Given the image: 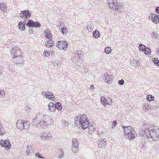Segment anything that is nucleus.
I'll list each match as a JSON object with an SVG mask.
<instances>
[{"label": "nucleus", "mask_w": 159, "mask_h": 159, "mask_svg": "<svg viewBox=\"0 0 159 159\" xmlns=\"http://www.w3.org/2000/svg\"><path fill=\"white\" fill-rule=\"evenodd\" d=\"M38 120L39 122L36 125V127L39 129H46L48 126L53 123L52 119L47 115L40 114L33 119V122Z\"/></svg>", "instance_id": "nucleus-1"}, {"label": "nucleus", "mask_w": 159, "mask_h": 159, "mask_svg": "<svg viewBox=\"0 0 159 159\" xmlns=\"http://www.w3.org/2000/svg\"><path fill=\"white\" fill-rule=\"evenodd\" d=\"M19 14V17L20 18L23 19L25 22H26L31 16V13L28 9L21 11Z\"/></svg>", "instance_id": "nucleus-6"}, {"label": "nucleus", "mask_w": 159, "mask_h": 159, "mask_svg": "<svg viewBox=\"0 0 159 159\" xmlns=\"http://www.w3.org/2000/svg\"><path fill=\"white\" fill-rule=\"evenodd\" d=\"M156 129L154 126H151L144 131L146 136L148 137L152 138L155 134Z\"/></svg>", "instance_id": "nucleus-8"}, {"label": "nucleus", "mask_w": 159, "mask_h": 159, "mask_svg": "<svg viewBox=\"0 0 159 159\" xmlns=\"http://www.w3.org/2000/svg\"><path fill=\"white\" fill-rule=\"evenodd\" d=\"M5 95V91L3 90L0 89V98H3Z\"/></svg>", "instance_id": "nucleus-28"}, {"label": "nucleus", "mask_w": 159, "mask_h": 159, "mask_svg": "<svg viewBox=\"0 0 159 159\" xmlns=\"http://www.w3.org/2000/svg\"><path fill=\"white\" fill-rule=\"evenodd\" d=\"M1 66H0V73H1Z\"/></svg>", "instance_id": "nucleus-43"}, {"label": "nucleus", "mask_w": 159, "mask_h": 159, "mask_svg": "<svg viewBox=\"0 0 159 159\" xmlns=\"http://www.w3.org/2000/svg\"><path fill=\"white\" fill-rule=\"evenodd\" d=\"M26 25L29 27L39 28L41 26V24L38 21H34L32 20L29 19Z\"/></svg>", "instance_id": "nucleus-10"}, {"label": "nucleus", "mask_w": 159, "mask_h": 159, "mask_svg": "<svg viewBox=\"0 0 159 159\" xmlns=\"http://www.w3.org/2000/svg\"><path fill=\"white\" fill-rule=\"evenodd\" d=\"M41 139L43 140H51L52 139L51 134L48 132H45L40 136Z\"/></svg>", "instance_id": "nucleus-12"}, {"label": "nucleus", "mask_w": 159, "mask_h": 159, "mask_svg": "<svg viewBox=\"0 0 159 159\" xmlns=\"http://www.w3.org/2000/svg\"><path fill=\"white\" fill-rule=\"evenodd\" d=\"M107 143L103 141H100L98 144V146L100 148L104 147L106 144Z\"/></svg>", "instance_id": "nucleus-25"}, {"label": "nucleus", "mask_w": 159, "mask_h": 159, "mask_svg": "<svg viewBox=\"0 0 159 159\" xmlns=\"http://www.w3.org/2000/svg\"><path fill=\"white\" fill-rule=\"evenodd\" d=\"M24 109L26 113L29 114L32 109V106L30 105H26L24 107Z\"/></svg>", "instance_id": "nucleus-18"}, {"label": "nucleus", "mask_w": 159, "mask_h": 159, "mask_svg": "<svg viewBox=\"0 0 159 159\" xmlns=\"http://www.w3.org/2000/svg\"><path fill=\"white\" fill-rule=\"evenodd\" d=\"M29 33L30 34H32L33 33V31L32 29H30L29 31Z\"/></svg>", "instance_id": "nucleus-41"}, {"label": "nucleus", "mask_w": 159, "mask_h": 159, "mask_svg": "<svg viewBox=\"0 0 159 159\" xmlns=\"http://www.w3.org/2000/svg\"><path fill=\"white\" fill-rule=\"evenodd\" d=\"M68 46L66 42L65 41H61L60 42V46H61L62 49L64 50H66Z\"/></svg>", "instance_id": "nucleus-19"}, {"label": "nucleus", "mask_w": 159, "mask_h": 159, "mask_svg": "<svg viewBox=\"0 0 159 159\" xmlns=\"http://www.w3.org/2000/svg\"><path fill=\"white\" fill-rule=\"evenodd\" d=\"M111 52V48L109 47H107L105 48V52L107 54H109Z\"/></svg>", "instance_id": "nucleus-32"}, {"label": "nucleus", "mask_w": 159, "mask_h": 159, "mask_svg": "<svg viewBox=\"0 0 159 159\" xmlns=\"http://www.w3.org/2000/svg\"><path fill=\"white\" fill-rule=\"evenodd\" d=\"M46 46L47 48H51L52 47L53 45V41L50 42L49 40H47L45 43Z\"/></svg>", "instance_id": "nucleus-21"}, {"label": "nucleus", "mask_w": 159, "mask_h": 159, "mask_svg": "<svg viewBox=\"0 0 159 159\" xmlns=\"http://www.w3.org/2000/svg\"><path fill=\"white\" fill-rule=\"evenodd\" d=\"M91 87H93V86L92 85H91Z\"/></svg>", "instance_id": "nucleus-45"}, {"label": "nucleus", "mask_w": 159, "mask_h": 159, "mask_svg": "<svg viewBox=\"0 0 159 159\" xmlns=\"http://www.w3.org/2000/svg\"><path fill=\"white\" fill-rule=\"evenodd\" d=\"M156 12L159 14V7H157L156 9Z\"/></svg>", "instance_id": "nucleus-39"}, {"label": "nucleus", "mask_w": 159, "mask_h": 159, "mask_svg": "<svg viewBox=\"0 0 159 159\" xmlns=\"http://www.w3.org/2000/svg\"><path fill=\"white\" fill-rule=\"evenodd\" d=\"M0 10L3 13H6L7 12V6L5 3H0Z\"/></svg>", "instance_id": "nucleus-17"}, {"label": "nucleus", "mask_w": 159, "mask_h": 159, "mask_svg": "<svg viewBox=\"0 0 159 159\" xmlns=\"http://www.w3.org/2000/svg\"><path fill=\"white\" fill-rule=\"evenodd\" d=\"M44 57H48L50 55V52L48 51H45L43 53Z\"/></svg>", "instance_id": "nucleus-34"}, {"label": "nucleus", "mask_w": 159, "mask_h": 159, "mask_svg": "<svg viewBox=\"0 0 159 159\" xmlns=\"http://www.w3.org/2000/svg\"><path fill=\"white\" fill-rule=\"evenodd\" d=\"M125 133L129 139H133L135 137V132L134 129L130 126L123 127Z\"/></svg>", "instance_id": "nucleus-5"}, {"label": "nucleus", "mask_w": 159, "mask_h": 159, "mask_svg": "<svg viewBox=\"0 0 159 159\" xmlns=\"http://www.w3.org/2000/svg\"><path fill=\"white\" fill-rule=\"evenodd\" d=\"M75 122L77 123V121L79 122L83 129H85L89 127L90 131H95V128L93 125H89V121L86 115L83 114L78 116L75 118Z\"/></svg>", "instance_id": "nucleus-2"}, {"label": "nucleus", "mask_w": 159, "mask_h": 159, "mask_svg": "<svg viewBox=\"0 0 159 159\" xmlns=\"http://www.w3.org/2000/svg\"><path fill=\"white\" fill-rule=\"evenodd\" d=\"M48 110L50 112H54L56 109L60 111V102H56L55 104L50 102L48 105Z\"/></svg>", "instance_id": "nucleus-7"}, {"label": "nucleus", "mask_w": 159, "mask_h": 159, "mask_svg": "<svg viewBox=\"0 0 159 159\" xmlns=\"http://www.w3.org/2000/svg\"><path fill=\"white\" fill-rule=\"evenodd\" d=\"M0 145L2 147H4L5 149L7 150L10 149L11 147V145L9 140H0Z\"/></svg>", "instance_id": "nucleus-11"}, {"label": "nucleus", "mask_w": 159, "mask_h": 159, "mask_svg": "<svg viewBox=\"0 0 159 159\" xmlns=\"http://www.w3.org/2000/svg\"><path fill=\"white\" fill-rule=\"evenodd\" d=\"M124 81L123 80H119L118 81V83L120 85H123L124 84Z\"/></svg>", "instance_id": "nucleus-37"}, {"label": "nucleus", "mask_w": 159, "mask_h": 159, "mask_svg": "<svg viewBox=\"0 0 159 159\" xmlns=\"http://www.w3.org/2000/svg\"><path fill=\"white\" fill-rule=\"evenodd\" d=\"M112 79V76L111 75L107 76L105 79V81L107 83H109L111 81Z\"/></svg>", "instance_id": "nucleus-22"}, {"label": "nucleus", "mask_w": 159, "mask_h": 159, "mask_svg": "<svg viewBox=\"0 0 159 159\" xmlns=\"http://www.w3.org/2000/svg\"><path fill=\"white\" fill-rule=\"evenodd\" d=\"M108 2L110 8H113L117 5L116 0H108Z\"/></svg>", "instance_id": "nucleus-16"}, {"label": "nucleus", "mask_w": 159, "mask_h": 159, "mask_svg": "<svg viewBox=\"0 0 159 159\" xmlns=\"http://www.w3.org/2000/svg\"><path fill=\"white\" fill-rule=\"evenodd\" d=\"M73 145L72 147V150L74 152H76L78 151V143L77 140L75 139H73Z\"/></svg>", "instance_id": "nucleus-13"}, {"label": "nucleus", "mask_w": 159, "mask_h": 159, "mask_svg": "<svg viewBox=\"0 0 159 159\" xmlns=\"http://www.w3.org/2000/svg\"><path fill=\"white\" fill-rule=\"evenodd\" d=\"M42 95L44 98H46L48 100L55 102V98L52 92L43 91L42 93Z\"/></svg>", "instance_id": "nucleus-9"}, {"label": "nucleus", "mask_w": 159, "mask_h": 159, "mask_svg": "<svg viewBox=\"0 0 159 159\" xmlns=\"http://www.w3.org/2000/svg\"><path fill=\"white\" fill-rule=\"evenodd\" d=\"M11 54L12 57L13 62L16 64L21 63L23 57L21 56V52L20 49L17 47L12 48L10 50Z\"/></svg>", "instance_id": "nucleus-3"}, {"label": "nucleus", "mask_w": 159, "mask_h": 159, "mask_svg": "<svg viewBox=\"0 0 159 159\" xmlns=\"http://www.w3.org/2000/svg\"><path fill=\"white\" fill-rule=\"evenodd\" d=\"M16 60H17V61H18L19 60L18 59V58L16 59Z\"/></svg>", "instance_id": "nucleus-44"}, {"label": "nucleus", "mask_w": 159, "mask_h": 159, "mask_svg": "<svg viewBox=\"0 0 159 159\" xmlns=\"http://www.w3.org/2000/svg\"><path fill=\"white\" fill-rule=\"evenodd\" d=\"M145 46L143 45L140 44L139 46V49L141 51H143L145 49Z\"/></svg>", "instance_id": "nucleus-30"}, {"label": "nucleus", "mask_w": 159, "mask_h": 159, "mask_svg": "<svg viewBox=\"0 0 159 159\" xmlns=\"http://www.w3.org/2000/svg\"><path fill=\"white\" fill-rule=\"evenodd\" d=\"M152 61L156 65L159 66V60L157 58H153L152 59Z\"/></svg>", "instance_id": "nucleus-26"}, {"label": "nucleus", "mask_w": 159, "mask_h": 159, "mask_svg": "<svg viewBox=\"0 0 159 159\" xmlns=\"http://www.w3.org/2000/svg\"><path fill=\"white\" fill-rule=\"evenodd\" d=\"M152 21L154 23H159V15L155 16L152 19Z\"/></svg>", "instance_id": "nucleus-20"}, {"label": "nucleus", "mask_w": 159, "mask_h": 159, "mask_svg": "<svg viewBox=\"0 0 159 159\" xmlns=\"http://www.w3.org/2000/svg\"><path fill=\"white\" fill-rule=\"evenodd\" d=\"M16 126L17 129L20 130H27L29 129L30 124L27 121H24L20 120L17 121Z\"/></svg>", "instance_id": "nucleus-4"}, {"label": "nucleus", "mask_w": 159, "mask_h": 159, "mask_svg": "<svg viewBox=\"0 0 159 159\" xmlns=\"http://www.w3.org/2000/svg\"><path fill=\"white\" fill-rule=\"evenodd\" d=\"M154 97L151 95H148L147 97V99L149 101H151L154 100Z\"/></svg>", "instance_id": "nucleus-33"}, {"label": "nucleus", "mask_w": 159, "mask_h": 159, "mask_svg": "<svg viewBox=\"0 0 159 159\" xmlns=\"http://www.w3.org/2000/svg\"><path fill=\"white\" fill-rule=\"evenodd\" d=\"M117 124V122L116 121H114L112 123V126L113 128L115 127Z\"/></svg>", "instance_id": "nucleus-38"}, {"label": "nucleus", "mask_w": 159, "mask_h": 159, "mask_svg": "<svg viewBox=\"0 0 159 159\" xmlns=\"http://www.w3.org/2000/svg\"><path fill=\"white\" fill-rule=\"evenodd\" d=\"M5 133V131L4 128L2 126L0 125V136H2Z\"/></svg>", "instance_id": "nucleus-27"}, {"label": "nucleus", "mask_w": 159, "mask_h": 159, "mask_svg": "<svg viewBox=\"0 0 159 159\" xmlns=\"http://www.w3.org/2000/svg\"><path fill=\"white\" fill-rule=\"evenodd\" d=\"M35 156L40 159H44L45 158L44 157L41 156L39 152L36 153L35 154Z\"/></svg>", "instance_id": "nucleus-35"}, {"label": "nucleus", "mask_w": 159, "mask_h": 159, "mask_svg": "<svg viewBox=\"0 0 159 159\" xmlns=\"http://www.w3.org/2000/svg\"><path fill=\"white\" fill-rule=\"evenodd\" d=\"M32 148L30 146H27L26 151V155L29 156L30 155V151L31 150Z\"/></svg>", "instance_id": "nucleus-23"}, {"label": "nucleus", "mask_w": 159, "mask_h": 159, "mask_svg": "<svg viewBox=\"0 0 159 159\" xmlns=\"http://www.w3.org/2000/svg\"><path fill=\"white\" fill-rule=\"evenodd\" d=\"M101 101L103 104H105L107 102V101L105 99V98L103 97H102L101 98Z\"/></svg>", "instance_id": "nucleus-36"}, {"label": "nucleus", "mask_w": 159, "mask_h": 159, "mask_svg": "<svg viewBox=\"0 0 159 159\" xmlns=\"http://www.w3.org/2000/svg\"><path fill=\"white\" fill-rule=\"evenodd\" d=\"M26 22L20 21L18 25L17 26L19 29L21 31H24L25 30V23Z\"/></svg>", "instance_id": "nucleus-15"}, {"label": "nucleus", "mask_w": 159, "mask_h": 159, "mask_svg": "<svg viewBox=\"0 0 159 159\" xmlns=\"http://www.w3.org/2000/svg\"><path fill=\"white\" fill-rule=\"evenodd\" d=\"M57 43V46L58 48L59 49L60 48L59 47V45L60 44V40L58 41Z\"/></svg>", "instance_id": "nucleus-40"}, {"label": "nucleus", "mask_w": 159, "mask_h": 159, "mask_svg": "<svg viewBox=\"0 0 159 159\" xmlns=\"http://www.w3.org/2000/svg\"><path fill=\"white\" fill-rule=\"evenodd\" d=\"M44 34L45 37L49 39L50 41H52V35L50 30L48 29H47L44 31Z\"/></svg>", "instance_id": "nucleus-14"}, {"label": "nucleus", "mask_w": 159, "mask_h": 159, "mask_svg": "<svg viewBox=\"0 0 159 159\" xmlns=\"http://www.w3.org/2000/svg\"><path fill=\"white\" fill-rule=\"evenodd\" d=\"M61 154L62 156H63L64 155V152H63L61 151Z\"/></svg>", "instance_id": "nucleus-42"}, {"label": "nucleus", "mask_w": 159, "mask_h": 159, "mask_svg": "<svg viewBox=\"0 0 159 159\" xmlns=\"http://www.w3.org/2000/svg\"><path fill=\"white\" fill-rule=\"evenodd\" d=\"M61 31L63 34H66L68 32L67 28L66 27H64L61 29Z\"/></svg>", "instance_id": "nucleus-29"}, {"label": "nucleus", "mask_w": 159, "mask_h": 159, "mask_svg": "<svg viewBox=\"0 0 159 159\" xmlns=\"http://www.w3.org/2000/svg\"><path fill=\"white\" fill-rule=\"evenodd\" d=\"M145 51V54L146 55H149L150 54L151 52V50L148 48H146L144 50Z\"/></svg>", "instance_id": "nucleus-31"}, {"label": "nucleus", "mask_w": 159, "mask_h": 159, "mask_svg": "<svg viewBox=\"0 0 159 159\" xmlns=\"http://www.w3.org/2000/svg\"><path fill=\"white\" fill-rule=\"evenodd\" d=\"M100 33L97 30H95L93 32V35L94 37L98 38L100 36Z\"/></svg>", "instance_id": "nucleus-24"}]
</instances>
